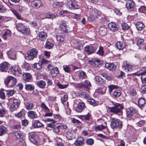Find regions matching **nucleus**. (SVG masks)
Returning a JSON list of instances; mask_svg holds the SVG:
<instances>
[{
    "instance_id": "f257e3e1",
    "label": "nucleus",
    "mask_w": 146,
    "mask_h": 146,
    "mask_svg": "<svg viewBox=\"0 0 146 146\" xmlns=\"http://www.w3.org/2000/svg\"><path fill=\"white\" fill-rule=\"evenodd\" d=\"M113 106L108 107V109L110 112L115 114L120 113H121V110L123 108V106L121 104L113 102Z\"/></svg>"
},
{
    "instance_id": "f03ea898",
    "label": "nucleus",
    "mask_w": 146,
    "mask_h": 146,
    "mask_svg": "<svg viewBox=\"0 0 146 146\" xmlns=\"http://www.w3.org/2000/svg\"><path fill=\"white\" fill-rule=\"evenodd\" d=\"M16 29L19 32L23 34H29L30 32V29L27 26L22 23H19L16 24Z\"/></svg>"
},
{
    "instance_id": "7ed1b4c3",
    "label": "nucleus",
    "mask_w": 146,
    "mask_h": 146,
    "mask_svg": "<svg viewBox=\"0 0 146 146\" xmlns=\"http://www.w3.org/2000/svg\"><path fill=\"white\" fill-rule=\"evenodd\" d=\"M38 53L37 50L35 48L32 49L25 54V58L28 60H32L36 57Z\"/></svg>"
},
{
    "instance_id": "20e7f679",
    "label": "nucleus",
    "mask_w": 146,
    "mask_h": 146,
    "mask_svg": "<svg viewBox=\"0 0 146 146\" xmlns=\"http://www.w3.org/2000/svg\"><path fill=\"white\" fill-rule=\"evenodd\" d=\"M122 122L119 120L113 117L111 118V128H118L121 129L122 128Z\"/></svg>"
},
{
    "instance_id": "39448f33",
    "label": "nucleus",
    "mask_w": 146,
    "mask_h": 146,
    "mask_svg": "<svg viewBox=\"0 0 146 146\" xmlns=\"http://www.w3.org/2000/svg\"><path fill=\"white\" fill-rule=\"evenodd\" d=\"M9 72L15 75L16 76H20L22 74L21 71L17 65L11 67L9 70Z\"/></svg>"
},
{
    "instance_id": "423d86ee",
    "label": "nucleus",
    "mask_w": 146,
    "mask_h": 146,
    "mask_svg": "<svg viewBox=\"0 0 146 146\" xmlns=\"http://www.w3.org/2000/svg\"><path fill=\"white\" fill-rule=\"evenodd\" d=\"M24 1L26 3H31V5L34 8H38L42 5V3L40 0H25Z\"/></svg>"
},
{
    "instance_id": "0eeeda50",
    "label": "nucleus",
    "mask_w": 146,
    "mask_h": 146,
    "mask_svg": "<svg viewBox=\"0 0 146 146\" xmlns=\"http://www.w3.org/2000/svg\"><path fill=\"white\" fill-rule=\"evenodd\" d=\"M97 47L92 45H87L84 47V50L86 53L90 55L93 54L96 50Z\"/></svg>"
},
{
    "instance_id": "6e6552de",
    "label": "nucleus",
    "mask_w": 146,
    "mask_h": 146,
    "mask_svg": "<svg viewBox=\"0 0 146 146\" xmlns=\"http://www.w3.org/2000/svg\"><path fill=\"white\" fill-rule=\"evenodd\" d=\"M146 73V70L145 68H143L142 69L139 70V72L136 73V75L137 76L141 75V79L142 82L143 84L146 83V75L145 74Z\"/></svg>"
},
{
    "instance_id": "1a4fd4ad",
    "label": "nucleus",
    "mask_w": 146,
    "mask_h": 146,
    "mask_svg": "<svg viewBox=\"0 0 146 146\" xmlns=\"http://www.w3.org/2000/svg\"><path fill=\"white\" fill-rule=\"evenodd\" d=\"M135 6V3L133 1L128 0L127 1L126 4V7L129 11H133L134 9Z\"/></svg>"
},
{
    "instance_id": "9d476101",
    "label": "nucleus",
    "mask_w": 146,
    "mask_h": 146,
    "mask_svg": "<svg viewBox=\"0 0 146 146\" xmlns=\"http://www.w3.org/2000/svg\"><path fill=\"white\" fill-rule=\"evenodd\" d=\"M67 6L70 9H79L80 6L75 1H70L67 3Z\"/></svg>"
},
{
    "instance_id": "9b49d317",
    "label": "nucleus",
    "mask_w": 146,
    "mask_h": 146,
    "mask_svg": "<svg viewBox=\"0 0 146 146\" xmlns=\"http://www.w3.org/2000/svg\"><path fill=\"white\" fill-rule=\"evenodd\" d=\"M36 14L37 15L36 17L37 19H43L45 18H49L53 19L54 18L56 17L54 15L50 13H47L46 15V17L44 18H43L41 16L42 14L40 13L37 12L36 13Z\"/></svg>"
},
{
    "instance_id": "f8f14e48",
    "label": "nucleus",
    "mask_w": 146,
    "mask_h": 146,
    "mask_svg": "<svg viewBox=\"0 0 146 146\" xmlns=\"http://www.w3.org/2000/svg\"><path fill=\"white\" fill-rule=\"evenodd\" d=\"M20 104V102L18 100L14 99L13 100V102L11 103L10 106L11 110L13 111L15 110Z\"/></svg>"
},
{
    "instance_id": "ddd939ff",
    "label": "nucleus",
    "mask_w": 146,
    "mask_h": 146,
    "mask_svg": "<svg viewBox=\"0 0 146 146\" xmlns=\"http://www.w3.org/2000/svg\"><path fill=\"white\" fill-rule=\"evenodd\" d=\"M108 29L111 31L113 32H116L118 30V28L116 23L111 22L108 25Z\"/></svg>"
},
{
    "instance_id": "4468645a",
    "label": "nucleus",
    "mask_w": 146,
    "mask_h": 146,
    "mask_svg": "<svg viewBox=\"0 0 146 146\" xmlns=\"http://www.w3.org/2000/svg\"><path fill=\"white\" fill-rule=\"evenodd\" d=\"M47 37V33L44 31H42L39 33V35L36 36V38L38 40L43 41L46 39Z\"/></svg>"
},
{
    "instance_id": "2eb2a0df",
    "label": "nucleus",
    "mask_w": 146,
    "mask_h": 146,
    "mask_svg": "<svg viewBox=\"0 0 146 146\" xmlns=\"http://www.w3.org/2000/svg\"><path fill=\"white\" fill-rule=\"evenodd\" d=\"M9 66V63L7 62H3L0 64V70L2 72H6Z\"/></svg>"
},
{
    "instance_id": "dca6fc26",
    "label": "nucleus",
    "mask_w": 146,
    "mask_h": 146,
    "mask_svg": "<svg viewBox=\"0 0 146 146\" xmlns=\"http://www.w3.org/2000/svg\"><path fill=\"white\" fill-rule=\"evenodd\" d=\"M91 64L95 67H98L102 63V61L98 59H93L90 61Z\"/></svg>"
},
{
    "instance_id": "f3484780",
    "label": "nucleus",
    "mask_w": 146,
    "mask_h": 146,
    "mask_svg": "<svg viewBox=\"0 0 146 146\" xmlns=\"http://www.w3.org/2000/svg\"><path fill=\"white\" fill-rule=\"evenodd\" d=\"M135 112V110L132 108H127L126 110L127 116L129 117H131Z\"/></svg>"
},
{
    "instance_id": "a211bd4d",
    "label": "nucleus",
    "mask_w": 146,
    "mask_h": 146,
    "mask_svg": "<svg viewBox=\"0 0 146 146\" xmlns=\"http://www.w3.org/2000/svg\"><path fill=\"white\" fill-rule=\"evenodd\" d=\"M84 139L82 137H80L76 140L74 143V144L77 146H80L84 144Z\"/></svg>"
},
{
    "instance_id": "6ab92c4d",
    "label": "nucleus",
    "mask_w": 146,
    "mask_h": 146,
    "mask_svg": "<svg viewBox=\"0 0 146 146\" xmlns=\"http://www.w3.org/2000/svg\"><path fill=\"white\" fill-rule=\"evenodd\" d=\"M122 67L126 72H131L133 70V67L127 64L126 62L124 63Z\"/></svg>"
},
{
    "instance_id": "aec40b11",
    "label": "nucleus",
    "mask_w": 146,
    "mask_h": 146,
    "mask_svg": "<svg viewBox=\"0 0 146 146\" xmlns=\"http://www.w3.org/2000/svg\"><path fill=\"white\" fill-rule=\"evenodd\" d=\"M14 134L17 139H19L25 140V136L21 131H16L14 133Z\"/></svg>"
},
{
    "instance_id": "412c9836",
    "label": "nucleus",
    "mask_w": 146,
    "mask_h": 146,
    "mask_svg": "<svg viewBox=\"0 0 146 146\" xmlns=\"http://www.w3.org/2000/svg\"><path fill=\"white\" fill-rule=\"evenodd\" d=\"M7 54L9 57L11 59H14L15 58V52L13 49H11L7 51Z\"/></svg>"
},
{
    "instance_id": "4be33fe9",
    "label": "nucleus",
    "mask_w": 146,
    "mask_h": 146,
    "mask_svg": "<svg viewBox=\"0 0 146 146\" xmlns=\"http://www.w3.org/2000/svg\"><path fill=\"white\" fill-rule=\"evenodd\" d=\"M105 67L111 71H113L116 68L115 65L112 63H107L106 64Z\"/></svg>"
},
{
    "instance_id": "5701e85b",
    "label": "nucleus",
    "mask_w": 146,
    "mask_h": 146,
    "mask_svg": "<svg viewBox=\"0 0 146 146\" xmlns=\"http://www.w3.org/2000/svg\"><path fill=\"white\" fill-rule=\"evenodd\" d=\"M59 72L58 68H55L52 69L50 72V74L52 77H56L57 76Z\"/></svg>"
},
{
    "instance_id": "b1692460",
    "label": "nucleus",
    "mask_w": 146,
    "mask_h": 146,
    "mask_svg": "<svg viewBox=\"0 0 146 146\" xmlns=\"http://www.w3.org/2000/svg\"><path fill=\"white\" fill-rule=\"evenodd\" d=\"M116 46L119 50H122L125 47V44L124 42H119L117 43Z\"/></svg>"
},
{
    "instance_id": "393cba45",
    "label": "nucleus",
    "mask_w": 146,
    "mask_h": 146,
    "mask_svg": "<svg viewBox=\"0 0 146 146\" xmlns=\"http://www.w3.org/2000/svg\"><path fill=\"white\" fill-rule=\"evenodd\" d=\"M84 106L85 104L84 103H79L78 106L76 108V111L78 112H81L84 109Z\"/></svg>"
},
{
    "instance_id": "a878e982",
    "label": "nucleus",
    "mask_w": 146,
    "mask_h": 146,
    "mask_svg": "<svg viewBox=\"0 0 146 146\" xmlns=\"http://www.w3.org/2000/svg\"><path fill=\"white\" fill-rule=\"evenodd\" d=\"M28 114L29 117L32 119H33L37 117L36 112L33 111H29L28 112Z\"/></svg>"
},
{
    "instance_id": "bb28decb",
    "label": "nucleus",
    "mask_w": 146,
    "mask_h": 146,
    "mask_svg": "<svg viewBox=\"0 0 146 146\" xmlns=\"http://www.w3.org/2000/svg\"><path fill=\"white\" fill-rule=\"evenodd\" d=\"M32 125L35 128H38L43 126V124L38 120L35 121Z\"/></svg>"
},
{
    "instance_id": "cd10ccee",
    "label": "nucleus",
    "mask_w": 146,
    "mask_h": 146,
    "mask_svg": "<svg viewBox=\"0 0 146 146\" xmlns=\"http://www.w3.org/2000/svg\"><path fill=\"white\" fill-rule=\"evenodd\" d=\"M107 31L106 28L105 27H101L99 29V33L101 36H104L107 33Z\"/></svg>"
},
{
    "instance_id": "c85d7f7f",
    "label": "nucleus",
    "mask_w": 146,
    "mask_h": 146,
    "mask_svg": "<svg viewBox=\"0 0 146 146\" xmlns=\"http://www.w3.org/2000/svg\"><path fill=\"white\" fill-rule=\"evenodd\" d=\"M91 115L88 113L86 115H80L79 118L82 120H89L91 118Z\"/></svg>"
},
{
    "instance_id": "c756f323",
    "label": "nucleus",
    "mask_w": 146,
    "mask_h": 146,
    "mask_svg": "<svg viewBox=\"0 0 146 146\" xmlns=\"http://www.w3.org/2000/svg\"><path fill=\"white\" fill-rule=\"evenodd\" d=\"M135 27L137 30L141 31L144 28V24L141 22H138L135 25Z\"/></svg>"
},
{
    "instance_id": "7c9ffc66",
    "label": "nucleus",
    "mask_w": 146,
    "mask_h": 146,
    "mask_svg": "<svg viewBox=\"0 0 146 146\" xmlns=\"http://www.w3.org/2000/svg\"><path fill=\"white\" fill-rule=\"evenodd\" d=\"M37 86L41 88H44L46 86V83L43 80H41L36 82Z\"/></svg>"
},
{
    "instance_id": "2f4dec72",
    "label": "nucleus",
    "mask_w": 146,
    "mask_h": 146,
    "mask_svg": "<svg viewBox=\"0 0 146 146\" xmlns=\"http://www.w3.org/2000/svg\"><path fill=\"white\" fill-rule=\"evenodd\" d=\"M23 79L26 82H29L32 77L31 75L29 73H26L23 75Z\"/></svg>"
},
{
    "instance_id": "473e14b6",
    "label": "nucleus",
    "mask_w": 146,
    "mask_h": 146,
    "mask_svg": "<svg viewBox=\"0 0 146 146\" xmlns=\"http://www.w3.org/2000/svg\"><path fill=\"white\" fill-rule=\"evenodd\" d=\"M7 131V128L3 126H0V136H2L6 134Z\"/></svg>"
},
{
    "instance_id": "72a5a7b5",
    "label": "nucleus",
    "mask_w": 146,
    "mask_h": 146,
    "mask_svg": "<svg viewBox=\"0 0 146 146\" xmlns=\"http://www.w3.org/2000/svg\"><path fill=\"white\" fill-rule=\"evenodd\" d=\"M54 44L48 41H46L44 46V47L48 49H51L53 46Z\"/></svg>"
},
{
    "instance_id": "f704fd0d",
    "label": "nucleus",
    "mask_w": 146,
    "mask_h": 146,
    "mask_svg": "<svg viewBox=\"0 0 146 146\" xmlns=\"http://www.w3.org/2000/svg\"><path fill=\"white\" fill-rule=\"evenodd\" d=\"M66 136L68 139L71 140L74 137L72 131H68L66 133Z\"/></svg>"
},
{
    "instance_id": "c9c22d12",
    "label": "nucleus",
    "mask_w": 146,
    "mask_h": 146,
    "mask_svg": "<svg viewBox=\"0 0 146 146\" xmlns=\"http://www.w3.org/2000/svg\"><path fill=\"white\" fill-rule=\"evenodd\" d=\"M30 141L33 143H35L36 142V136L34 134H32L30 135L29 137Z\"/></svg>"
},
{
    "instance_id": "e433bc0d",
    "label": "nucleus",
    "mask_w": 146,
    "mask_h": 146,
    "mask_svg": "<svg viewBox=\"0 0 146 146\" xmlns=\"http://www.w3.org/2000/svg\"><path fill=\"white\" fill-rule=\"evenodd\" d=\"M11 79L9 87H12L16 85L17 82V81L15 78L12 76Z\"/></svg>"
},
{
    "instance_id": "4c0bfd02",
    "label": "nucleus",
    "mask_w": 146,
    "mask_h": 146,
    "mask_svg": "<svg viewBox=\"0 0 146 146\" xmlns=\"http://www.w3.org/2000/svg\"><path fill=\"white\" fill-rule=\"evenodd\" d=\"M113 95L114 98H118L121 95V91L119 90H116L113 92Z\"/></svg>"
},
{
    "instance_id": "58836bf2",
    "label": "nucleus",
    "mask_w": 146,
    "mask_h": 146,
    "mask_svg": "<svg viewBox=\"0 0 146 146\" xmlns=\"http://www.w3.org/2000/svg\"><path fill=\"white\" fill-rule=\"evenodd\" d=\"M87 102L90 104L94 106H97L98 104L97 102L93 99H88Z\"/></svg>"
},
{
    "instance_id": "ea45409f",
    "label": "nucleus",
    "mask_w": 146,
    "mask_h": 146,
    "mask_svg": "<svg viewBox=\"0 0 146 146\" xmlns=\"http://www.w3.org/2000/svg\"><path fill=\"white\" fill-rule=\"evenodd\" d=\"M138 103L139 106L141 108L145 103V99L143 98H140L139 100Z\"/></svg>"
},
{
    "instance_id": "a19ab883",
    "label": "nucleus",
    "mask_w": 146,
    "mask_h": 146,
    "mask_svg": "<svg viewBox=\"0 0 146 146\" xmlns=\"http://www.w3.org/2000/svg\"><path fill=\"white\" fill-rule=\"evenodd\" d=\"M60 29L61 30L64 32H68L67 25L65 23H62L60 26Z\"/></svg>"
},
{
    "instance_id": "79ce46f5",
    "label": "nucleus",
    "mask_w": 146,
    "mask_h": 146,
    "mask_svg": "<svg viewBox=\"0 0 146 146\" xmlns=\"http://www.w3.org/2000/svg\"><path fill=\"white\" fill-rule=\"evenodd\" d=\"M63 4L61 2H54L53 3V6L55 8H60L63 6Z\"/></svg>"
},
{
    "instance_id": "37998d69",
    "label": "nucleus",
    "mask_w": 146,
    "mask_h": 146,
    "mask_svg": "<svg viewBox=\"0 0 146 146\" xmlns=\"http://www.w3.org/2000/svg\"><path fill=\"white\" fill-rule=\"evenodd\" d=\"M25 106L27 110H29L33 109L34 107V105L31 102H28L27 103Z\"/></svg>"
},
{
    "instance_id": "c03bdc74",
    "label": "nucleus",
    "mask_w": 146,
    "mask_h": 146,
    "mask_svg": "<svg viewBox=\"0 0 146 146\" xmlns=\"http://www.w3.org/2000/svg\"><path fill=\"white\" fill-rule=\"evenodd\" d=\"M78 76L80 79L82 80L86 78V77L85 73L83 71H82L80 72L79 73Z\"/></svg>"
},
{
    "instance_id": "a18cd8bd",
    "label": "nucleus",
    "mask_w": 146,
    "mask_h": 146,
    "mask_svg": "<svg viewBox=\"0 0 146 146\" xmlns=\"http://www.w3.org/2000/svg\"><path fill=\"white\" fill-rule=\"evenodd\" d=\"M40 106L44 110L45 112H49V109L44 103H42L40 105Z\"/></svg>"
},
{
    "instance_id": "49530a36",
    "label": "nucleus",
    "mask_w": 146,
    "mask_h": 146,
    "mask_svg": "<svg viewBox=\"0 0 146 146\" xmlns=\"http://www.w3.org/2000/svg\"><path fill=\"white\" fill-rule=\"evenodd\" d=\"M106 128V126L103 125H98L95 127V130L101 131Z\"/></svg>"
},
{
    "instance_id": "de8ad7c7",
    "label": "nucleus",
    "mask_w": 146,
    "mask_h": 146,
    "mask_svg": "<svg viewBox=\"0 0 146 146\" xmlns=\"http://www.w3.org/2000/svg\"><path fill=\"white\" fill-rule=\"evenodd\" d=\"M57 40L60 42H62L64 40V37L63 35H60V34H58L56 36Z\"/></svg>"
},
{
    "instance_id": "09e8293b",
    "label": "nucleus",
    "mask_w": 146,
    "mask_h": 146,
    "mask_svg": "<svg viewBox=\"0 0 146 146\" xmlns=\"http://www.w3.org/2000/svg\"><path fill=\"white\" fill-rule=\"evenodd\" d=\"M63 68L64 71L66 72L70 73L71 71V68L70 65H64Z\"/></svg>"
},
{
    "instance_id": "8fccbe9b",
    "label": "nucleus",
    "mask_w": 146,
    "mask_h": 146,
    "mask_svg": "<svg viewBox=\"0 0 146 146\" xmlns=\"http://www.w3.org/2000/svg\"><path fill=\"white\" fill-rule=\"evenodd\" d=\"M6 94L7 96L9 97L13 95L15 92L14 90H5Z\"/></svg>"
},
{
    "instance_id": "3c124183",
    "label": "nucleus",
    "mask_w": 146,
    "mask_h": 146,
    "mask_svg": "<svg viewBox=\"0 0 146 146\" xmlns=\"http://www.w3.org/2000/svg\"><path fill=\"white\" fill-rule=\"evenodd\" d=\"M25 88L27 90L33 91L34 89V86L32 84H27L25 85Z\"/></svg>"
},
{
    "instance_id": "603ef678",
    "label": "nucleus",
    "mask_w": 146,
    "mask_h": 146,
    "mask_svg": "<svg viewBox=\"0 0 146 146\" xmlns=\"http://www.w3.org/2000/svg\"><path fill=\"white\" fill-rule=\"evenodd\" d=\"M25 115V111L24 110H22L17 114L16 116L18 118H21L24 117Z\"/></svg>"
},
{
    "instance_id": "864d4df0",
    "label": "nucleus",
    "mask_w": 146,
    "mask_h": 146,
    "mask_svg": "<svg viewBox=\"0 0 146 146\" xmlns=\"http://www.w3.org/2000/svg\"><path fill=\"white\" fill-rule=\"evenodd\" d=\"M11 9L14 15L18 19H20L21 17L19 13L13 8H11Z\"/></svg>"
},
{
    "instance_id": "5fc2aeb1",
    "label": "nucleus",
    "mask_w": 146,
    "mask_h": 146,
    "mask_svg": "<svg viewBox=\"0 0 146 146\" xmlns=\"http://www.w3.org/2000/svg\"><path fill=\"white\" fill-rule=\"evenodd\" d=\"M33 67L35 68H36L39 70H41L42 69V63H35L34 64Z\"/></svg>"
},
{
    "instance_id": "6e6d98bb",
    "label": "nucleus",
    "mask_w": 146,
    "mask_h": 146,
    "mask_svg": "<svg viewBox=\"0 0 146 146\" xmlns=\"http://www.w3.org/2000/svg\"><path fill=\"white\" fill-rule=\"evenodd\" d=\"M97 53L101 56H102L104 55V51L103 47L100 46L99 49L97 51Z\"/></svg>"
},
{
    "instance_id": "4d7b16f0",
    "label": "nucleus",
    "mask_w": 146,
    "mask_h": 146,
    "mask_svg": "<svg viewBox=\"0 0 146 146\" xmlns=\"http://www.w3.org/2000/svg\"><path fill=\"white\" fill-rule=\"evenodd\" d=\"M121 27L122 29L124 31L130 28L129 26L125 23L121 24Z\"/></svg>"
},
{
    "instance_id": "13d9d810",
    "label": "nucleus",
    "mask_w": 146,
    "mask_h": 146,
    "mask_svg": "<svg viewBox=\"0 0 146 146\" xmlns=\"http://www.w3.org/2000/svg\"><path fill=\"white\" fill-rule=\"evenodd\" d=\"M108 88H109V91L110 93H111L113 89H117L118 87L115 85H109L108 86Z\"/></svg>"
},
{
    "instance_id": "bf43d9fd",
    "label": "nucleus",
    "mask_w": 146,
    "mask_h": 146,
    "mask_svg": "<svg viewBox=\"0 0 146 146\" xmlns=\"http://www.w3.org/2000/svg\"><path fill=\"white\" fill-rule=\"evenodd\" d=\"M95 79L100 84H102L104 82V80L99 76H96L95 77Z\"/></svg>"
},
{
    "instance_id": "052dcab7",
    "label": "nucleus",
    "mask_w": 146,
    "mask_h": 146,
    "mask_svg": "<svg viewBox=\"0 0 146 146\" xmlns=\"http://www.w3.org/2000/svg\"><path fill=\"white\" fill-rule=\"evenodd\" d=\"M11 76H9L7 77V78H6L4 81L5 84L7 85H9H9L10 84L11 80Z\"/></svg>"
},
{
    "instance_id": "680f3d73",
    "label": "nucleus",
    "mask_w": 146,
    "mask_h": 146,
    "mask_svg": "<svg viewBox=\"0 0 146 146\" xmlns=\"http://www.w3.org/2000/svg\"><path fill=\"white\" fill-rule=\"evenodd\" d=\"M68 98V96L67 94H65L63 97L62 98H61V101L62 103L64 104L66 102Z\"/></svg>"
},
{
    "instance_id": "e2e57ef3",
    "label": "nucleus",
    "mask_w": 146,
    "mask_h": 146,
    "mask_svg": "<svg viewBox=\"0 0 146 146\" xmlns=\"http://www.w3.org/2000/svg\"><path fill=\"white\" fill-rule=\"evenodd\" d=\"M94 143V140L92 139H89L86 141V143L87 145H93Z\"/></svg>"
},
{
    "instance_id": "0e129e2a",
    "label": "nucleus",
    "mask_w": 146,
    "mask_h": 146,
    "mask_svg": "<svg viewBox=\"0 0 146 146\" xmlns=\"http://www.w3.org/2000/svg\"><path fill=\"white\" fill-rule=\"evenodd\" d=\"M57 86L60 89H63L66 88L68 86L67 84H62L59 82L56 84Z\"/></svg>"
},
{
    "instance_id": "69168bd1",
    "label": "nucleus",
    "mask_w": 146,
    "mask_h": 146,
    "mask_svg": "<svg viewBox=\"0 0 146 146\" xmlns=\"http://www.w3.org/2000/svg\"><path fill=\"white\" fill-rule=\"evenodd\" d=\"M70 119L71 122L73 123L79 124L81 123V122L78 120L74 118H71Z\"/></svg>"
},
{
    "instance_id": "338daca9",
    "label": "nucleus",
    "mask_w": 146,
    "mask_h": 146,
    "mask_svg": "<svg viewBox=\"0 0 146 146\" xmlns=\"http://www.w3.org/2000/svg\"><path fill=\"white\" fill-rule=\"evenodd\" d=\"M98 92L101 94H103L105 93L106 90V87H104L102 88H100L98 89Z\"/></svg>"
},
{
    "instance_id": "774afa93",
    "label": "nucleus",
    "mask_w": 146,
    "mask_h": 146,
    "mask_svg": "<svg viewBox=\"0 0 146 146\" xmlns=\"http://www.w3.org/2000/svg\"><path fill=\"white\" fill-rule=\"evenodd\" d=\"M80 94L82 97L84 98H88L89 97V95L87 93L84 92H81Z\"/></svg>"
}]
</instances>
